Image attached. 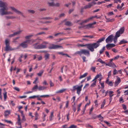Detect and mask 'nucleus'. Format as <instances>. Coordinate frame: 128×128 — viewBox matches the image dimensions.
Returning <instances> with one entry per match:
<instances>
[{
  "label": "nucleus",
  "instance_id": "f257e3e1",
  "mask_svg": "<svg viewBox=\"0 0 128 128\" xmlns=\"http://www.w3.org/2000/svg\"><path fill=\"white\" fill-rule=\"evenodd\" d=\"M41 40H42L39 38H37L36 40H32V42H36V43L34 44L33 45L35 49H42L46 48V46L45 45H43L42 44H41L39 45H37L39 43L40 41Z\"/></svg>",
  "mask_w": 128,
  "mask_h": 128
},
{
  "label": "nucleus",
  "instance_id": "f03ea898",
  "mask_svg": "<svg viewBox=\"0 0 128 128\" xmlns=\"http://www.w3.org/2000/svg\"><path fill=\"white\" fill-rule=\"evenodd\" d=\"M32 36V35L28 36L25 37L26 40V41L22 43L20 46L23 48H26L27 47L28 44L32 42V40L30 39V38Z\"/></svg>",
  "mask_w": 128,
  "mask_h": 128
},
{
  "label": "nucleus",
  "instance_id": "7ed1b4c3",
  "mask_svg": "<svg viewBox=\"0 0 128 128\" xmlns=\"http://www.w3.org/2000/svg\"><path fill=\"white\" fill-rule=\"evenodd\" d=\"M99 46V44L96 42L92 44L90 43L87 44V48L91 52H93L94 50V48H96Z\"/></svg>",
  "mask_w": 128,
  "mask_h": 128
},
{
  "label": "nucleus",
  "instance_id": "20e7f679",
  "mask_svg": "<svg viewBox=\"0 0 128 128\" xmlns=\"http://www.w3.org/2000/svg\"><path fill=\"white\" fill-rule=\"evenodd\" d=\"M5 43L6 46L4 48V51L8 52L15 50V48H12L10 46V41L8 39H6L5 40Z\"/></svg>",
  "mask_w": 128,
  "mask_h": 128
},
{
  "label": "nucleus",
  "instance_id": "39448f33",
  "mask_svg": "<svg viewBox=\"0 0 128 128\" xmlns=\"http://www.w3.org/2000/svg\"><path fill=\"white\" fill-rule=\"evenodd\" d=\"M75 54H78L80 56H81L83 54L88 56H89L90 55L89 51L85 49H81L79 51H77L75 53Z\"/></svg>",
  "mask_w": 128,
  "mask_h": 128
},
{
  "label": "nucleus",
  "instance_id": "423d86ee",
  "mask_svg": "<svg viewBox=\"0 0 128 128\" xmlns=\"http://www.w3.org/2000/svg\"><path fill=\"white\" fill-rule=\"evenodd\" d=\"M8 8H6L5 9H0V14L2 16L4 15L12 14V13L10 12L5 11V10H7Z\"/></svg>",
  "mask_w": 128,
  "mask_h": 128
},
{
  "label": "nucleus",
  "instance_id": "0eeeda50",
  "mask_svg": "<svg viewBox=\"0 0 128 128\" xmlns=\"http://www.w3.org/2000/svg\"><path fill=\"white\" fill-rule=\"evenodd\" d=\"M124 30V28L123 27L121 28L119 30H118L116 33L115 37L118 38L120 36V34L123 33Z\"/></svg>",
  "mask_w": 128,
  "mask_h": 128
},
{
  "label": "nucleus",
  "instance_id": "6e6552de",
  "mask_svg": "<svg viewBox=\"0 0 128 128\" xmlns=\"http://www.w3.org/2000/svg\"><path fill=\"white\" fill-rule=\"evenodd\" d=\"M59 48H62V47L60 45L53 44H50L48 47V48L50 49H56Z\"/></svg>",
  "mask_w": 128,
  "mask_h": 128
},
{
  "label": "nucleus",
  "instance_id": "1a4fd4ad",
  "mask_svg": "<svg viewBox=\"0 0 128 128\" xmlns=\"http://www.w3.org/2000/svg\"><path fill=\"white\" fill-rule=\"evenodd\" d=\"M10 8L13 11L16 12L17 14H21L22 15V16L24 17V16L22 12L18 10L14 7L10 6Z\"/></svg>",
  "mask_w": 128,
  "mask_h": 128
},
{
  "label": "nucleus",
  "instance_id": "9d476101",
  "mask_svg": "<svg viewBox=\"0 0 128 128\" xmlns=\"http://www.w3.org/2000/svg\"><path fill=\"white\" fill-rule=\"evenodd\" d=\"M8 6V4L6 3L2 2L1 1H0V7L2 8L0 9H4L7 8Z\"/></svg>",
  "mask_w": 128,
  "mask_h": 128
},
{
  "label": "nucleus",
  "instance_id": "9b49d317",
  "mask_svg": "<svg viewBox=\"0 0 128 128\" xmlns=\"http://www.w3.org/2000/svg\"><path fill=\"white\" fill-rule=\"evenodd\" d=\"M113 36L110 35L108 36L107 38L106 39V43H108L109 42H112L113 41Z\"/></svg>",
  "mask_w": 128,
  "mask_h": 128
},
{
  "label": "nucleus",
  "instance_id": "f8f14e48",
  "mask_svg": "<svg viewBox=\"0 0 128 128\" xmlns=\"http://www.w3.org/2000/svg\"><path fill=\"white\" fill-rule=\"evenodd\" d=\"M54 1V0H48L47 1V4L49 6H54L55 4Z\"/></svg>",
  "mask_w": 128,
  "mask_h": 128
},
{
  "label": "nucleus",
  "instance_id": "ddd939ff",
  "mask_svg": "<svg viewBox=\"0 0 128 128\" xmlns=\"http://www.w3.org/2000/svg\"><path fill=\"white\" fill-rule=\"evenodd\" d=\"M115 46V45L114 44H108L106 45V47L108 50H109L111 48Z\"/></svg>",
  "mask_w": 128,
  "mask_h": 128
},
{
  "label": "nucleus",
  "instance_id": "4468645a",
  "mask_svg": "<svg viewBox=\"0 0 128 128\" xmlns=\"http://www.w3.org/2000/svg\"><path fill=\"white\" fill-rule=\"evenodd\" d=\"M21 32V31L20 30V31H17V32H14L13 34H10L8 36V37H12L14 36H15L18 34H20Z\"/></svg>",
  "mask_w": 128,
  "mask_h": 128
},
{
  "label": "nucleus",
  "instance_id": "2eb2a0df",
  "mask_svg": "<svg viewBox=\"0 0 128 128\" xmlns=\"http://www.w3.org/2000/svg\"><path fill=\"white\" fill-rule=\"evenodd\" d=\"M117 80H116L114 83V86L115 87L117 86L121 82L120 78L117 76Z\"/></svg>",
  "mask_w": 128,
  "mask_h": 128
},
{
  "label": "nucleus",
  "instance_id": "dca6fc26",
  "mask_svg": "<svg viewBox=\"0 0 128 128\" xmlns=\"http://www.w3.org/2000/svg\"><path fill=\"white\" fill-rule=\"evenodd\" d=\"M108 80H109L108 77L106 78L105 82L108 85L111 86H113V84L112 82V81L109 82Z\"/></svg>",
  "mask_w": 128,
  "mask_h": 128
},
{
  "label": "nucleus",
  "instance_id": "f3484780",
  "mask_svg": "<svg viewBox=\"0 0 128 128\" xmlns=\"http://www.w3.org/2000/svg\"><path fill=\"white\" fill-rule=\"evenodd\" d=\"M18 125L19 126H20L19 127H17V128H22L21 125V123L20 121V119L19 115H18Z\"/></svg>",
  "mask_w": 128,
  "mask_h": 128
},
{
  "label": "nucleus",
  "instance_id": "a211bd4d",
  "mask_svg": "<svg viewBox=\"0 0 128 128\" xmlns=\"http://www.w3.org/2000/svg\"><path fill=\"white\" fill-rule=\"evenodd\" d=\"M106 65L112 68H115L116 67V66L114 64V63L112 62H110L108 64H106Z\"/></svg>",
  "mask_w": 128,
  "mask_h": 128
},
{
  "label": "nucleus",
  "instance_id": "6ab92c4d",
  "mask_svg": "<svg viewBox=\"0 0 128 128\" xmlns=\"http://www.w3.org/2000/svg\"><path fill=\"white\" fill-rule=\"evenodd\" d=\"M102 75L100 73H99V74H97L95 76L94 79L92 80V81L95 80H96V79L98 78H100L102 77Z\"/></svg>",
  "mask_w": 128,
  "mask_h": 128
},
{
  "label": "nucleus",
  "instance_id": "aec40b11",
  "mask_svg": "<svg viewBox=\"0 0 128 128\" xmlns=\"http://www.w3.org/2000/svg\"><path fill=\"white\" fill-rule=\"evenodd\" d=\"M92 6V4L91 3H89L88 4L85 6L84 8H82V9H83L84 8L86 9L90 8Z\"/></svg>",
  "mask_w": 128,
  "mask_h": 128
},
{
  "label": "nucleus",
  "instance_id": "412c9836",
  "mask_svg": "<svg viewBox=\"0 0 128 128\" xmlns=\"http://www.w3.org/2000/svg\"><path fill=\"white\" fill-rule=\"evenodd\" d=\"M4 90V92L3 93L4 97V100L5 101L6 100V98H7V92L6 91L5 89L4 88L3 89Z\"/></svg>",
  "mask_w": 128,
  "mask_h": 128
},
{
  "label": "nucleus",
  "instance_id": "4be33fe9",
  "mask_svg": "<svg viewBox=\"0 0 128 128\" xmlns=\"http://www.w3.org/2000/svg\"><path fill=\"white\" fill-rule=\"evenodd\" d=\"M82 90V89L78 86L76 88L77 94L79 95H80V92Z\"/></svg>",
  "mask_w": 128,
  "mask_h": 128
},
{
  "label": "nucleus",
  "instance_id": "5701e85b",
  "mask_svg": "<svg viewBox=\"0 0 128 128\" xmlns=\"http://www.w3.org/2000/svg\"><path fill=\"white\" fill-rule=\"evenodd\" d=\"M97 80H94L93 81L92 80V82H93L91 84L90 87L91 88H92L95 87L96 86V83Z\"/></svg>",
  "mask_w": 128,
  "mask_h": 128
},
{
  "label": "nucleus",
  "instance_id": "b1692460",
  "mask_svg": "<svg viewBox=\"0 0 128 128\" xmlns=\"http://www.w3.org/2000/svg\"><path fill=\"white\" fill-rule=\"evenodd\" d=\"M10 110H7L5 111L4 112V116L6 117L10 114Z\"/></svg>",
  "mask_w": 128,
  "mask_h": 128
},
{
  "label": "nucleus",
  "instance_id": "393cba45",
  "mask_svg": "<svg viewBox=\"0 0 128 128\" xmlns=\"http://www.w3.org/2000/svg\"><path fill=\"white\" fill-rule=\"evenodd\" d=\"M66 90V89H62L59 90L57 91L56 92V94H60L64 92Z\"/></svg>",
  "mask_w": 128,
  "mask_h": 128
},
{
  "label": "nucleus",
  "instance_id": "a878e982",
  "mask_svg": "<svg viewBox=\"0 0 128 128\" xmlns=\"http://www.w3.org/2000/svg\"><path fill=\"white\" fill-rule=\"evenodd\" d=\"M105 38L104 37H103L101 38H100L96 42L98 44H99V45L100 46V43L104 41L105 40Z\"/></svg>",
  "mask_w": 128,
  "mask_h": 128
},
{
  "label": "nucleus",
  "instance_id": "bb28decb",
  "mask_svg": "<svg viewBox=\"0 0 128 128\" xmlns=\"http://www.w3.org/2000/svg\"><path fill=\"white\" fill-rule=\"evenodd\" d=\"M38 87L37 84H36L32 88V91H37V89H38Z\"/></svg>",
  "mask_w": 128,
  "mask_h": 128
},
{
  "label": "nucleus",
  "instance_id": "cd10ccee",
  "mask_svg": "<svg viewBox=\"0 0 128 128\" xmlns=\"http://www.w3.org/2000/svg\"><path fill=\"white\" fill-rule=\"evenodd\" d=\"M34 117L35 118L34 120H38L39 117V115L36 112L34 113Z\"/></svg>",
  "mask_w": 128,
  "mask_h": 128
},
{
  "label": "nucleus",
  "instance_id": "c85d7f7f",
  "mask_svg": "<svg viewBox=\"0 0 128 128\" xmlns=\"http://www.w3.org/2000/svg\"><path fill=\"white\" fill-rule=\"evenodd\" d=\"M85 27L87 28H93V25L92 24H88L86 25L85 26Z\"/></svg>",
  "mask_w": 128,
  "mask_h": 128
},
{
  "label": "nucleus",
  "instance_id": "c756f323",
  "mask_svg": "<svg viewBox=\"0 0 128 128\" xmlns=\"http://www.w3.org/2000/svg\"><path fill=\"white\" fill-rule=\"evenodd\" d=\"M88 74L87 72H86L84 73L83 75L80 76L79 77V79H81L84 78Z\"/></svg>",
  "mask_w": 128,
  "mask_h": 128
},
{
  "label": "nucleus",
  "instance_id": "7c9ffc66",
  "mask_svg": "<svg viewBox=\"0 0 128 128\" xmlns=\"http://www.w3.org/2000/svg\"><path fill=\"white\" fill-rule=\"evenodd\" d=\"M127 42L124 39H123L120 41L119 43V44H126Z\"/></svg>",
  "mask_w": 128,
  "mask_h": 128
},
{
  "label": "nucleus",
  "instance_id": "2f4dec72",
  "mask_svg": "<svg viewBox=\"0 0 128 128\" xmlns=\"http://www.w3.org/2000/svg\"><path fill=\"white\" fill-rule=\"evenodd\" d=\"M114 20V18L110 19V18H108L107 19V20L106 21V22H112Z\"/></svg>",
  "mask_w": 128,
  "mask_h": 128
},
{
  "label": "nucleus",
  "instance_id": "473e14b6",
  "mask_svg": "<svg viewBox=\"0 0 128 128\" xmlns=\"http://www.w3.org/2000/svg\"><path fill=\"white\" fill-rule=\"evenodd\" d=\"M58 53L60 55H62L63 56L66 55V56L68 57H70V56L69 55H68L67 54H64L62 52H58Z\"/></svg>",
  "mask_w": 128,
  "mask_h": 128
},
{
  "label": "nucleus",
  "instance_id": "72a5a7b5",
  "mask_svg": "<svg viewBox=\"0 0 128 128\" xmlns=\"http://www.w3.org/2000/svg\"><path fill=\"white\" fill-rule=\"evenodd\" d=\"M46 87L44 86H40L38 87V90H43L45 89Z\"/></svg>",
  "mask_w": 128,
  "mask_h": 128
},
{
  "label": "nucleus",
  "instance_id": "f704fd0d",
  "mask_svg": "<svg viewBox=\"0 0 128 128\" xmlns=\"http://www.w3.org/2000/svg\"><path fill=\"white\" fill-rule=\"evenodd\" d=\"M54 117L53 112H52L51 113L50 116H49V118L50 121L52 120V118Z\"/></svg>",
  "mask_w": 128,
  "mask_h": 128
},
{
  "label": "nucleus",
  "instance_id": "c9c22d12",
  "mask_svg": "<svg viewBox=\"0 0 128 128\" xmlns=\"http://www.w3.org/2000/svg\"><path fill=\"white\" fill-rule=\"evenodd\" d=\"M113 93V92L112 91H110L108 92L110 98V99L112 98V97L113 96V94H112Z\"/></svg>",
  "mask_w": 128,
  "mask_h": 128
},
{
  "label": "nucleus",
  "instance_id": "e433bc0d",
  "mask_svg": "<svg viewBox=\"0 0 128 128\" xmlns=\"http://www.w3.org/2000/svg\"><path fill=\"white\" fill-rule=\"evenodd\" d=\"M65 24L68 26H71L72 25L71 23L69 21L66 22L65 23Z\"/></svg>",
  "mask_w": 128,
  "mask_h": 128
},
{
  "label": "nucleus",
  "instance_id": "4c0bfd02",
  "mask_svg": "<svg viewBox=\"0 0 128 128\" xmlns=\"http://www.w3.org/2000/svg\"><path fill=\"white\" fill-rule=\"evenodd\" d=\"M44 72L43 70H40L39 73L37 74V75L39 76H41Z\"/></svg>",
  "mask_w": 128,
  "mask_h": 128
},
{
  "label": "nucleus",
  "instance_id": "58836bf2",
  "mask_svg": "<svg viewBox=\"0 0 128 128\" xmlns=\"http://www.w3.org/2000/svg\"><path fill=\"white\" fill-rule=\"evenodd\" d=\"M6 18L7 19H13L14 18H15V17L14 16H5Z\"/></svg>",
  "mask_w": 128,
  "mask_h": 128
},
{
  "label": "nucleus",
  "instance_id": "ea45409f",
  "mask_svg": "<svg viewBox=\"0 0 128 128\" xmlns=\"http://www.w3.org/2000/svg\"><path fill=\"white\" fill-rule=\"evenodd\" d=\"M77 46L78 47H83V46H86L87 47V44H78L77 45Z\"/></svg>",
  "mask_w": 128,
  "mask_h": 128
},
{
  "label": "nucleus",
  "instance_id": "a19ab883",
  "mask_svg": "<svg viewBox=\"0 0 128 128\" xmlns=\"http://www.w3.org/2000/svg\"><path fill=\"white\" fill-rule=\"evenodd\" d=\"M50 54H45L44 56V58L45 60H46L49 58Z\"/></svg>",
  "mask_w": 128,
  "mask_h": 128
},
{
  "label": "nucleus",
  "instance_id": "79ce46f5",
  "mask_svg": "<svg viewBox=\"0 0 128 128\" xmlns=\"http://www.w3.org/2000/svg\"><path fill=\"white\" fill-rule=\"evenodd\" d=\"M97 61L98 62H100L102 64H104L105 63L100 58L98 59L97 60Z\"/></svg>",
  "mask_w": 128,
  "mask_h": 128
},
{
  "label": "nucleus",
  "instance_id": "37998d69",
  "mask_svg": "<svg viewBox=\"0 0 128 128\" xmlns=\"http://www.w3.org/2000/svg\"><path fill=\"white\" fill-rule=\"evenodd\" d=\"M106 103V100H104L103 102H102L101 105V108H102L104 107L105 104Z\"/></svg>",
  "mask_w": 128,
  "mask_h": 128
},
{
  "label": "nucleus",
  "instance_id": "c03bdc74",
  "mask_svg": "<svg viewBox=\"0 0 128 128\" xmlns=\"http://www.w3.org/2000/svg\"><path fill=\"white\" fill-rule=\"evenodd\" d=\"M105 46H104L100 50V54H102L103 52L104 51V50Z\"/></svg>",
  "mask_w": 128,
  "mask_h": 128
},
{
  "label": "nucleus",
  "instance_id": "a18cd8bd",
  "mask_svg": "<svg viewBox=\"0 0 128 128\" xmlns=\"http://www.w3.org/2000/svg\"><path fill=\"white\" fill-rule=\"evenodd\" d=\"M98 117L99 118V120L101 121L103 120V118L102 116L100 114L98 116Z\"/></svg>",
  "mask_w": 128,
  "mask_h": 128
},
{
  "label": "nucleus",
  "instance_id": "49530a36",
  "mask_svg": "<svg viewBox=\"0 0 128 128\" xmlns=\"http://www.w3.org/2000/svg\"><path fill=\"white\" fill-rule=\"evenodd\" d=\"M4 121L5 122H6L7 123L11 124H13V123L11 121L8 120H4Z\"/></svg>",
  "mask_w": 128,
  "mask_h": 128
},
{
  "label": "nucleus",
  "instance_id": "de8ad7c7",
  "mask_svg": "<svg viewBox=\"0 0 128 128\" xmlns=\"http://www.w3.org/2000/svg\"><path fill=\"white\" fill-rule=\"evenodd\" d=\"M89 21L88 18H87V19H86L85 20L83 21V22H81L80 23V25H82V24L84 23H86L88 22Z\"/></svg>",
  "mask_w": 128,
  "mask_h": 128
},
{
  "label": "nucleus",
  "instance_id": "09e8293b",
  "mask_svg": "<svg viewBox=\"0 0 128 128\" xmlns=\"http://www.w3.org/2000/svg\"><path fill=\"white\" fill-rule=\"evenodd\" d=\"M89 21L88 18H87V19H86L85 20L83 21V22H81L80 23V25H82V24L84 23H86L88 22Z\"/></svg>",
  "mask_w": 128,
  "mask_h": 128
},
{
  "label": "nucleus",
  "instance_id": "8fccbe9b",
  "mask_svg": "<svg viewBox=\"0 0 128 128\" xmlns=\"http://www.w3.org/2000/svg\"><path fill=\"white\" fill-rule=\"evenodd\" d=\"M38 78H36L35 80L33 82V83L34 84H36L37 83H38Z\"/></svg>",
  "mask_w": 128,
  "mask_h": 128
},
{
  "label": "nucleus",
  "instance_id": "3c124183",
  "mask_svg": "<svg viewBox=\"0 0 128 128\" xmlns=\"http://www.w3.org/2000/svg\"><path fill=\"white\" fill-rule=\"evenodd\" d=\"M82 104V103H81L78 105V106H77V111L78 112L80 110V106H81Z\"/></svg>",
  "mask_w": 128,
  "mask_h": 128
},
{
  "label": "nucleus",
  "instance_id": "603ef678",
  "mask_svg": "<svg viewBox=\"0 0 128 128\" xmlns=\"http://www.w3.org/2000/svg\"><path fill=\"white\" fill-rule=\"evenodd\" d=\"M118 73V71L116 69H114L113 72V74L114 75H116V74Z\"/></svg>",
  "mask_w": 128,
  "mask_h": 128
},
{
  "label": "nucleus",
  "instance_id": "864d4df0",
  "mask_svg": "<svg viewBox=\"0 0 128 128\" xmlns=\"http://www.w3.org/2000/svg\"><path fill=\"white\" fill-rule=\"evenodd\" d=\"M100 92H101L102 94V95H104L105 93V90H100Z\"/></svg>",
  "mask_w": 128,
  "mask_h": 128
},
{
  "label": "nucleus",
  "instance_id": "5fc2aeb1",
  "mask_svg": "<svg viewBox=\"0 0 128 128\" xmlns=\"http://www.w3.org/2000/svg\"><path fill=\"white\" fill-rule=\"evenodd\" d=\"M96 16H92L91 17H90V18H88V20L89 21L90 20H92L93 18H95V17H96Z\"/></svg>",
  "mask_w": 128,
  "mask_h": 128
},
{
  "label": "nucleus",
  "instance_id": "6e6d98bb",
  "mask_svg": "<svg viewBox=\"0 0 128 128\" xmlns=\"http://www.w3.org/2000/svg\"><path fill=\"white\" fill-rule=\"evenodd\" d=\"M43 116L42 118L43 119V121H44L46 120V119L45 118V117L46 116V115L45 114H44V113H43Z\"/></svg>",
  "mask_w": 128,
  "mask_h": 128
},
{
  "label": "nucleus",
  "instance_id": "4d7b16f0",
  "mask_svg": "<svg viewBox=\"0 0 128 128\" xmlns=\"http://www.w3.org/2000/svg\"><path fill=\"white\" fill-rule=\"evenodd\" d=\"M77 126H76L74 125H72L70 126L68 128H76Z\"/></svg>",
  "mask_w": 128,
  "mask_h": 128
},
{
  "label": "nucleus",
  "instance_id": "13d9d810",
  "mask_svg": "<svg viewBox=\"0 0 128 128\" xmlns=\"http://www.w3.org/2000/svg\"><path fill=\"white\" fill-rule=\"evenodd\" d=\"M78 86V85H76V86H73V90H72L73 91H74L76 90V88L77 87V86Z\"/></svg>",
  "mask_w": 128,
  "mask_h": 128
},
{
  "label": "nucleus",
  "instance_id": "bf43d9fd",
  "mask_svg": "<svg viewBox=\"0 0 128 128\" xmlns=\"http://www.w3.org/2000/svg\"><path fill=\"white\" fill-rule=\"evenodd\" d=\"M117 38L115 37L113 39V40L115 44H116V42L117 41Z\"/></svg>",
  "mask_w": 128,
  "mask_h": 128
},
{
  "label": "nucleus",
  "instance_id": "052dcab7",
  "mask_svg": "<svg viewBox=\"0 0 128 128\" xmlns=\"http://www.w3.org/2000/svg\"><path fill=\"white\" fill-rule=\"evenodd\" d=\"M83 37L86 38L89 37L91 38H93V36H84Z\"/></svg>",
  "mask_w": 128,
  "mask_h": 128
},
{
  "label": "nucleus",
  "instance_id": "680f3d73",
  "mask_svg": "<svg viewBox=\"0 0 128 128\" xmlns=\"http://www.w3.org/2000/svg\"><path fill=\"white\" fill-rule=\"evenodd\" d=\"M128 67H127L126 68L124 69V70L126 73L127 75L128 74Z\"/></svg>",
  "mask_w": 128,
  "mask_h": 128
},
{
  "label": "nucleus",
  "instance_id": "e2e57ef3",
  "mask_svg": "<svg viewBox=\"0 0 128 128\" xmlns=\"http://www.w3.org/2000/svg\"><path fill=\"white\" fill-rule=\"evenodd\" d=\"M96 69V67H92L91 68V70H92L93 72H95V69Z\"/></svg>",
  "mask_w": 128,
  "mask_h": 128
},
{
  "label": "nucleus",
  "instance_id": "0e129e2a",
  "mask_svg": "<svg viewBox=\"0 0 128 128\" xmlns=\"http://www.w3.org/2000/svg\"><path fill=\"white\" fill-rule=\"evenodd\" d=\"M120 57V56L119 55H117L116 56H115L114 58V60H116L117 59L119 58Z\"/></svg>",
  "mask_w": 128,
  "mask_h": 128
},
{
  "label": "nucleus",
  "instance_id": "69168bd1",
  "mask_svg": "<svg viewBox=\"0 0 128 128\" xmlns=\"http://www.w3.org/2000/svg\"><path fill=\"white\" fill-rule=\"evenodd\" d=\"M107 14L108 16H110L114 14V13L112 12H110L107 13Z\"/></svg>",
  "mask_w": 128,
  "mask_h": 128
},
{
  "label": "nucleus",
  "instance_id": "338daca9",
  "mask_svg": "<svg viewBox=\"0 0 128 128\" xmlns=\"http://www.w3.org/2000/svg\"><path fill=\"white\" fill-rule=\"evenodd\" d=\"M105 54L106 56L109 58L110 57V55L109 54L108 52L107 51H106L105 52Z\"/></svg>",
  "mask_w": 128,
  "mask_h": 128
},
{
  "label": "nucleus",
  "instance_id": "774afa93",
  "mask_svg": "<svg viewBox=\"0 0 128 128\" xmlns=\"http://www.w3.org/2000/svg\"><path fill=\"white\" fill-rule=\"evenodd\" d=\"M112 50L113 52L115 53H116L118 52V51L114 48H112Z\"/></svg>",
  "mask_w": 128,
  "mask_h": 128
}]
</instances>
